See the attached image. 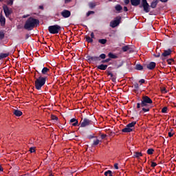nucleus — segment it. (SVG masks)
Instances as JSON below:
<instances>
[{
	"instance_id": "f257e3e1",
	"label": "nucleus",
	"mask_w": 176,
	"mask_h": 176,
	"mask_svg": "<svg viewBox=\"0 0 176 176\" xmlns=\"http://www.w3.org/2000/svg\"><path fill=\"white\" fill-rule=\"evenodd\" d=\"M37 25H39V21L38 19H35L32 17L29 18L25 25V30H28V31H31L33 28H35Z\"/></svg>"
},
{
	"instance_id": "f03ea898",
	"label": "nucleus",
	"mask_w": 176,
	"mask_h": 176,
	"mask_svg": "<svg viewBox=\"0 0 176 176\" xmlns=\"http://www.w3.org/2000/svg\"><path fill=\"white\" fill-rule=\"evenodd\" d=\"M46 83V78L40 76L35 80V87L37 90H41L43 86Z\"/></svg>"
},
{
	"instance_id": "7ed1b4c3",
	"label": "nucleus",
	"mask_w": 176,
	"mask_h": 176,
	"mask_svg": "<svg viewBox=\"0 0 176 176\" xmlns=\"http://www.w3.org/2000/svg\"><path fill=\"white\" fill-rule=\"evenodd\" d=\"M137 124L136 122H132L128 124L124 129L122 130V133H131L134 130V126Z\"/></svg>"
},
{
	"instance_id": "20e7f679",
	"label": "nucleus",
	"mask_w": 176,
	"mask_h": 176,
	"mask_svg": "<svg viewBox=\"0 0 176 176\" xmlns=\"http://www.w3.org/2000/svg\"><path fill=\"white\" fill-rule=\"evenodd\" d=\"M60 30H61V26L58 25H51L48 28L50 34H58Z\"/></svg>"
},
{
	"instance_id": "39448f33",
	"label": "nucleus",
	"mask_w": 176,
	"mask_h": 176,
	"mask_svg": "<svg viewBox=\"0 0 176 176\" xmlns=\"http://www.w3.org/2000/svg\"><path fill=\"white\" fill-rule=\"evenodd\" d=\"M153 101L152 99H151L148 96H143L142 102H141V107H149V104H152Z\"/></svg>"
},
{
	"instance_id": "423d86ee",
	"label": "nucleus",
	"mask_w": 176,
	"mask_h": 176,
	"mask_svg": "<svg viewBox=\"0 0 176 176\" xmlns=\"http://www.w3.org/2000/svg\"><path fill=\"white\" fill-rule=\"evenodd\" d=\"M142 6L145 13H149L151 12V6L146 0H142Z\"/></svg>"
},
{
	"instance_id": "0eeeda50",
	"label": "nucleus",
	"mask_w": 176,
	"mask_h": 176,
	"mask_svg": "<svg viewBox=\"0 0 176 176\" xmlns=\"http://www.w3.org/2000/svg\"><path fill=\"white\" fill-rule=\"evenodd\" d=\"M80 127H86V126H89V124H91V121L87 118H84L80 122Z\"/></svg>"
},
{
	"instance_id": "6e6552de",
	"label": "nucleus",
	"mask_w": 176,
	"mask_h": 176,
	"mask_svg": "<svg viewBox=\"0 0 176 176\" xmlns=\"http://www.w3.org/2000/svg\"><path fill=\"white\" fill-rule=\"evenodd\" d=\"M120 20H122V18L118 17L116 20L110 23V27H112V28H115V27H118V25L120 23Z\"/></svg>"
},
{
	"instance_id": "1a4fd4ad",
	"label": "nucleus",
	"mask_w": 176,
	"mask_h": 176,
	"mask_svg": "<svg viewBox=\"0 0 176 176\" xmlns=\"http://www.w3.org/2000/svg\"><path fill=\"white\" fill-rule=\"evenodd\" d=\"M171 50H164V53L162 54L161 55V58L162 60H166V57H168V56H170L171 54Z\"/></svg>"
},
{
	"instance_id": "9d476101",
	"label": "nucleus",
	"mask_w": 176,
	"mask_h": 176,
	"mask_svg": "<svg viewBox=\"0 0 176 176\" xmlns=\"http://www.w3.org/2000/svg\"><path fill=\"white\" fill-rule=\"evenodd\" d=\"M3 9L5 15H6L7 17H9V16H10V14H12V10H10L9 8L8 7V6L4 5V6H3Z\"/></svg>"
},
{
	"instance_id": "9b49d317",
	"label": "nucleus",
	"mask_w": 176,
	"mask_h": 176,
	"mask_svg": "<svg viewBox=\"0 0 176 176\" xmlns=\"http://www.w3.org/2000/svg\"><path fill=\"white\" fill-rule=\"evenodd\" d=\"M61 16L65 19H68L71 16V12L69 10H64L61 12Z\"/></svg>"
},
{
	"instance_id": "f8f14e48",
	"label": "nucleus",
	"mask_w": 176,
	"mask_h": 176,
	"mask_svg": "<svg viewBox=\"0 0 176 176\" xmlns=\"http://www.w3.org/2000/svg\"><path fill=\"white\" fill-rule=\"evenodd\" d=\"M156 67V63L155 62H151L147 65L148 69H153Z\"/></svg>"
},
{
	"instance_id": "ddd939ff",
	"label": "nucleus",
	"mask_w": 176,
	"mask_h": 176,
	"mask_svg": "<svg viewBox=\"0 0 176 176\" xmlns=\"http://www.w3.org/2000/svg\"><path fill=\"white\" fill-rule=\"evenodd\" d=\"M141 2V0H131V5L133 6H138Z\"/></svg>"
},
{
	"instance_id": "4468645a",
	"label": "nucleus",
	"mask_w": 176,
	"mask_h": 176,
	"mask_svg": "<svg viewBox=\"0 0 176 176\" xmlns=\"http://www.w3.org/2000/svg\"><path fill=\"white\" fill-rule=\"evenodd\" d=\"M90 61H92V63H98V61H100V57L98 56H91L89 58Z\"/></svg>"
},
{
	"instance_id": "2eb2a0df",
	"label": "nucleus",
	"mask_w": 176,
	"mask_h": 176,
	"mask_svg": "<svg viewBox=\"0 0 176 176\" xmlns=\"http://www.w3.org/2000/svg\"><path fill=\"white\" fill-rule=\"evenodd\" d=\"M98 69H101V71H105V69H107V68H108V65H100L98 66H97Z\"/></svg>"
},
{
	"instance_id": "dca6fc26",
	"label": "nucleus",
	"mask_w": 176,
	"mask_h": 176,
	"mask_svg": "<svg viewBox=\"0 0 176 176\" xmlns=\"http://www.w3.org/2000/svg\"><path fill=\"white\" fill-rule=\"evenodd\" d=\"M14 115H15V116H21V115H23V112H21V111L16 109L14 110L13 111Z\"/></svg>"
},
{
	"instance_id": "f3484780",
	"label": "nucleus",
	"mask_w": 176,
	"mask_h": 176,
	"mask_svg": "<svg viewBox=\"0 0 176 176\" xmlns=\"http://www.w3.org/2000/svg\"><path fill=\"white\" fill-rule=\"evenodd\" d=\"M0 23L1 25H3L6 23V19L1 14H0Z\"/></svg>"
},
{
	"instance_id": "a211bd4d",
	"label": "nucleus",
	"mask_w": 176,
	"mask_h": 176,
	"mask_svg": "<svg viewBox=\"0 0 176 176\" xmlns=\"http://www.w3.org/2000/svg\"><path fill=\"white\" fill-rule=\"evenodd\" d=\"M70 123H73L72 124V126H78V120L75 119V118H72L70 120Z\"/></svg>"
},
{
	"instance_id": "6ab92c4d",
	"label": "nucleus",
	"mask_w": 176,
	"mask_h": 176,
	"mask_svg": "<svg viewBox=\"0 0 176 176\" xmlns=\"http://www.w3.org/2000/svg\"><path fill=\"white\" fill-rule=\"evenodd\" d=\"M156 6H157V1H154L151 3V8H152L153 9H155Z\"/></svg>"
},
{
	"instance_id": "aec40b11",
	"label": "nucleus",
	"mask_w": 176,
	"mask_h": 176,
	"mask_svg": "<svg viewBox=\"0 0 176 176\" xmlns=\"http://www.w3.org/2000/svg\"><path fill=\"white\" fill-rule=\"evenodd\" d=\"M50 69L47 68V67H44L43 69H42V74L43 75H46L47 72H49Z\"/></svg>"
},
{
	"instance_id": "412c9836",
	"label": "nucleus",
	"mask_w": 176,
	"mask_h": 176,
	"mask_svg": "<svg viewBox=\"0 0 176 176\" xmlns=\"http://www.w3.org/2000/svg\"><path fill=\"white\" fill-rule=\"evenodd\" d=\"M100 142H101V140H98V138H95L94 140L93 145H98V144H100Z\"/></svg>"
},
{
	"instance_id": "4be33fe9",
	"label": "nucleus",
	"mask_w": 176,
	"mask_h": 176,
	"mask_svg": "<svg viewBox=\"0 0 176 176\" xmlns=\"http://www.w3.org/2000/svg\"><path fill=\"white\" fill-rule=\"evenodd\" d=\"M99 43H101L102 45H105L107 43V39L102 38L98 40Z\"/></svg>"
},
{
	"instance_id": "5701e85b",
	"label": "nucleus",
	"mask_w": 176,
	"mask_h": 176,
	"mask_svg": "<svg viewBox=\"0 0 176 176\" xmlns=\"http://www.w3.org/2000/svg\"><path fill=\"white\" fill-rule=\"evenodd\" d=\"M8 56V54H0V60H2L3 58H6Z\"/></svg>"
},
{
	"instance_id": "b1692460",
	"label": "nucleus",
	"mask_w": 176,
	"mask_h": 176,
	"mask_svg": "<svg viewBox=\"0 0 176 176\" xmlns=\"http://www.w3.org/2000/svg\"><path fill=\"white\" fill-rule=\"evenodd\" d=\"M134 157H140V156H142V153H140V152H136L134 154Z\"/></svg>"
},
{
	"instance_id": "393cba45",
	"label": "nucleus",
	"mask_w": 176,
	"mask_h": 176,
	"mask_svg": "<svg viewBox=\"0 0 176 176\" xmlns=\"http://www.w3.org/2000/svg\"><path fill=\"white\" fill-rule=\"evenodd\" d=\"M86 41L87 42H88L89 43H91V42H93V38H90V36H86Z\"/></svg>"
},
{
	"instance_id": "a878e982",
	"label": "nucleus",
	"mask_w": 176,
	"mask_h": 176,
	"mask_svg": "<svg viewBox=\"0 0 176 176\" xmlns=\"http://www.w3.org/2000/svg\"><path fill=\"white\" fill-rule=\"evenodd\" d=\"M108 56L110 58H116V57H117L116 55H115L112 53H109Z\"/></svg>"
},
{
	"instance_id": "bb28decb",
	"label": "nucleus",
	"mask_w": 176,
	"mask_h": 176,
	"mask_svg": "<svg viewBox=\"0 0 176 176\" xmlns=\"http://www.w3.org/2000/svg\"><path fill=\"white\" fill-rule=\"evenodd\" d=\"M121 10H122V6H120V5H117L116 6V10H117V12H120Z\"/></svg>"
},
{
	"instance_id": "cd10ccee",
	"label": "nucleus",
	"mask_w": 176,
	"mask_h": 176,
	"mask_svg": "<svg viewBox=\"0 0 176 176\" xmlns=\"http://www.w3.org/2000/svg\"><path fill=\"white\" fill-rule=\"evenodd\" d=\"M149 109H151V108H149V107H146V108L145 107L142 108V111L144 112H149Z\"/></svg>"
},
{
	"instance_id": "c85d7f7f",
	"label": "nucleus",
	"mask_w": 176,
	"mask_h": 176,
	"mask_svg": "<svg viewBox=\"0 0 176 176\" xmlns=\"http://www.w3.org/2000/svg\"><path fill=\"white\" fill-rule=\"evenodd\" d=\"M167 63L169 65H171V64H173V63H174V59L170 58V59H168L167 60Z\"/></svg>"
},
{
	"instance_id": "c756f323",
	"label": "nucleus",
	"mask_w": 176,
	"mask_h": 176,
	"mask_svg": "<svg viewBox=\"0 0 176 176\" xmlns=\"http://www.w3.org/2000/svg\"><path fill=\"white\" fill-rule=\"evenodd\" d=\"M136 69H138V71L142 70V65H136Z\"/></svg>"
},
{
	"instance_id": "7c9ffc66",
	"label": "nucleus",
	"mask_w": 176,
	"mask_h": 176,
	"mask_svg": "<svg viewBox=\"0 0 176 176\" xmlns=\"http://www.w3.org/2000/svg\"><path fill=\"white\" fill-rule=\"evenodd\" d=\"M148 155H152L153 153V148H149L147 151Z\"/></svg>"
},
{
	"instance_id": "2f4dec72",
	"label": "nucleus",
	"mask_w": 176,
	"mask_h": 176,
	"mask_svg": "<svg viewBox=\"0 0 176 176\" xmlns=\"http://www.w3.org/2000/svg\"><path fill=\"white\" fill-rule=\"evenodd\" d=\"M112 174V171L111 170H107L104 173V175L105 176H108V175H109V176Z\"/></svg>"
},
{
	"instance_id": "473e14b6",
	"label": "nucleus",
	"mask_w": 176,
	"mask_h": 176,
	"mask_svg": "<svg viewBox=\"0 0 176 176\" xmlns=\"http://www.w3.org/2000/svg\"><path fill=\"white\" fill-rule=\"evenodd\" d=\"M122 50H123V52H127V50H129V45H126V46L123 47Z\"/></svg>"
},
{
	"instance_id": "72a5a7b5",
	"label": "nucleus",
	"mask_w": 176,
	"mask_h": 176,
	"mask_svg": "<svg viewBox=\"0 0 176 176\" xmlns=\"http://www.w3.org/2000/svg\"><path fill=\"white\" fill-rule=\"evenodd\" d=\"M89 8H94L96 6V3H89Z\"/></svg>"
},
{
	"instance_id": "f704fd0d",
	"label": "nucleus",
	"mask_w": 176,
	"mask_h": 176,
	"mask_svg": "<svg viewBox=\"0 0 176 176\" xmlns=\"http://www.w3.org/2000/svg\"><path fill=\"white\" fill-rule=\"evenodd\" d=\"M90 14H94V11H89V12L87 13V17H89V16H90Z\"/></svg>"
},
{
	"instance_id": "c9c22d12",
	"label": "nucleus",
	"mask_w": 176,
	"mask_h": 176,
	"mask_svg": "<svg viewBox=\"0 0 176 176\" xmlns=\"http://www.w3.org/2000/svg\"><path fill=\"white\" fill-rule=\"evenodd\" d=\"M166 112H167V107L162 108V113H166Z\"/></svg>"
},
{
	"instance_id": "e433bc0d",
	"label": "nucleus",
	"mask_w": 176,
	"mask_h": 176,
	"mask_svg": "<svg viewBox=\"0 0 176 176\" xmlns=\"http://www.w3.org/2000/svg\"><path fill=\"white\" fill-rule=\"evenodd\" d=\"M100 58L104 60L105 58V57H107V56L105 55V54H102L100 55Z\"/></svg>"
},
{
	"instance_id": "4c0bfd02",
	"label": "nucleus",
	"mask_w": 176,
	"mask_h": 176,
	"mask_svg": "<svg viewBox=\"0 0 176 176\" xmlns=\"http://www.w3.org/2000/svg\"><path fill=\"white\" fill-rule=\"evenodd\" d=\"M8 5H13V0H8L7 1Z\"/></svg>"
},
{
	"instance_id": "58836bf2",
	"label": "nucleus",
	"mask_w": 176,
	"mask_h": 176,
	"mask_svg": "<svg viewBox=\"0 0 176 176\" xmlns=\"http://www.w3.org/2000/svg\"><path fill=\"white\" fill-rule=\"evenodd\" d=\"M52 120H57L58 118L56 116H52Z\"/></svg>"
},
{
	"instance_id": "ea45409f",
	"label": "nucleus",
	"mask_w": 176,
	"mask_h": 176,
	"mask_svg": "<svg viewBox=\"0 0 176 176\" xmlns=\"http://www.w3.org/2000/svg\"><path fill=\"white\" fill-rule=\"evenodd\" d=\"M30 153H33V152H35V148L31 147V148H30Z\"/></svg>"
},
{
	"instance_id": "a19ab883",
	"label": "nucleus",
	"mask_w": 176,
	"mask_h": 176,
	"mask_svg": "<svg viewBox=\"0 0 176 176\" xmlns=\"http://www.w3.org/2000/svg\"><path fill=\"white\" fill-rule=\"evenodd\" d=\"M124 2L126 5H129V3H130V0H124Z\"/></svg>"
},
{
	"instance_id": "79ce46f5",
	"label": "nucleus",
	"mask_w": 176,
	"mask_h": 176,
	"mask_svg": "<svg viewBox=\"0 0 176 176\" xmlns=\"http://www.w3.org/2000/svg\"><path fill=\"white\" fill-rule=\"evenodd\" d=\"M139 83H140V85H142V83H145V80L141 79V80L139 81Z\"/></svg>"
},
{
	"instance_id": "37998d69",
	"label": "nucleus",
	"mask_w": 176,
	"mask_h": 176,
	"mask_svg": "<svg viewBox=\"0 0 176 176\" xmlns=\"http://www.w3.org/2000/svg\"><path fill=\"white\" fill-rule=\"evenodd\" d=\"M118 166V164H114V168H116V170H119V166Z\"/></svg>"
},
{
	"instance_id": "c03bdc74",
	"label": "nucleus",
	"mask_w": 176,
	"mask_h": 176,
	"mask_svg": "<svg viewBox=\"0 0 176 176\" xmlns=\"http://www.w3.org/2000/svg\"><path fill=\"white\" fill-rule=\"evenodd\" d=\"M157 164L155 162H152L151 163V167H156Z\"/></svg>"
},
{
	"instance_id": "a18cd8bd",
	"label": "nucleus",
	"mask_w": 176,
	"mask_h": 176,
	"mask_svg": "<svg viewBox=\"0 0 176 176\" xmlns=\"http://www.w3.org/2000/svg\"><path fill=\"white\" fill-rule=\"evenodd\" d=\"M134 87H135V89H138L140 87L138 85V83L135 84Z\"/></svg>"
},
{
	"instance_id": "49530a36",
	"label": "nucleus",
	"mask_w": 176,
	"mask_h": 176,
	"mask_svg": "<svg viewBox=\"0 0 176 176\" xmlns=\"http://www.w3.org/2000/svg\"><path fill=\"white\" fill-rule=\"evenodd\" d=\"M108 76H110L111 78H112L113 76V74L111 72H109Z\"/></svg>"
},
{
	"instance_id": "de8ad7c7",
	"label": "nucleus",
	"mask_w": 176,
	"mask_h": 176,
	"mask_svg": "<svg viewBox=\"0 0 176 176\" xmlns=\"http://www.w3.org/2000/svg\"><path fill=\"white\" fill-rule=\"evenodd\" d=\"M173 135H174V133H173L171 132H168V136L169 137H173Z\"/></svg>"
},
{
	"instance_id": "09e8293b",
	"label": "nucleus",
	"mask_w": 176,
	"mask_h": 176,
	"mask_svg": "<svg viewBox=\"0 0 176 176\" xmlns=\"http://www.w3.org/2000/svg\"><path fill=\"white\" fill-rule=\"evenodd\" d=\"M91 39L94 38V32L91 33Z\"/></svg>"
},
{
	"instance_id": "8fccbe9b",
	"label": "nucleus",
	"mask_w": 176,
	"mask_h": 176,
	"mask_svg": "<svg viewBox=\"0 0 176 176\" xmlns=\"http://www.w3.org/2000/svg\"><path fill=\"white\" fill-rule=\"evenodd\" d=\"M141 107H142V106H141V104H140V103H138V104H137V108H138V109L141 108Z\"/></svg>"
},
{
	"instance_id": "3c124183",
	"label": "nucleus",
	"mask_w": 176,
	"mask_h": 176,
	"mask_svg": "<svg viewBox=\"0 0 176 176\" xmlns=\"http://www.w3.org/2000/svg\"><path fill=\"white\" fill-rule=\"evenodd\" d=\"M105 137H107V135H101V138L102 140H104V138H105Z\"/></svg>"
},
{
	"instance_id": "603ef678",
	"label": "nucleus",
	"mask_w": 176,
	"mask_h": 176,
	"mask_svg": "<svg viewBox=\"0 0 176 176\" xmlns=\"http://www.w3.org/2000/svg\"><path fill=\"white\" fill-rule=\"evenodd\" d=\"M162 93H167V91H166V88H163V89H162Z\"/></svg>"
},
{
	"instance_id": "864d4df0",
	"label": "nucleus",
	"mask_w": 176,
	"mask_h": 176,
	"mask_svg": "<svg viewBox=\"0 0 176 176\" xmlns=\"http://www.w3.org/2000/svg\"><path fill=\"white\" fill-rule=\"evenodd\" d=\"M9 0H0V2L7 3Z\"/></svg>"
},
{
	"instance_id": "5fc2aeb1",
	"label": "nucleus",
	"mask_w": 176,
	"mask_h": 176,
	"mask_svg": "<svg viewBox=\"0 0 176 176\" xmlns=\"http://www.w3.org/2000/svg\"><path fill=\"white\" fill-rule=\"evenodd\" d=\"M65 3H68V2H71V0H65Z\"/></svg>"
},
{
	"instance_id": "6e6d98bb",
	"label": "nucleus",
	"mask_w": 176,
	"mask_h": 176,
	"mask_svg": "<svg viewBox=\"0 0 176 176\" xmlns=\"http://www.w3.org/2000/svg\"><path fill=\"white\" fill-rule=\"evenodd\" d=\"M124 12H127V10H128L127 7H124Z\"/></svg>"
},
{
	"instance_id": "4d7b16f0",
	"label": "nucleus",
	"mask_w": 176,
	"mask_h": 176,
	"mask_svg": "<svg viewBox=\"0 0 176 176\" xmlns=\"http://www.w3.org/2000/svg\"><path fill=\"white\" fill-rule=\"evenodd\" d=\"M108 61H109V59H107L105 60H103L102 63H108Z\"/></svg>"
},
{
	"instance_id": "13d9d810",
	"label": "nucleus",
	"mask_w": 176,
	"mask_h": 176,
	"mask_svg": "<svg viewBox=\"0 0 176 176\" xmlns=\"http://www.w3.org/2000/svg\"><path fill=\"white\" fill-rule=\"evenodd\" d=\"M29 16H30V15H28H28H24V16H23V19H26V17H28Z\"/></svg>"
},
{
	"instance_id": "bf43d9fd",
	"label": "nucleus",
	"mask_w": 176,
	"mask_h": 176,
	"mask_svg": "<svg viewBox=\"0 0 176 176\" xmlns=\"http://www.w3.org/2000/svg\"><path fill=\"white\" fill-rule=\"evenodd\" d=\"M161 2H167L168 0H160Z\"/></svg>"
},
{
	"instance_id": "052dcab7",
	"label": "nucleus",
	"mask_w": 176,
	"mask_h": 176,
	"mask_svg": "<svg viewBox=\"0 0 176 176\" xmlns=\"http://www.w3.org/2000/svg\"><path fill=\"white\" fill-rule=\"evenodd\" d=\"M155 57H160V54L159 53L158 54H157Z\"/></svg>"
},
{
	"instance_id": "680f3d73",
	"label": "nucleus",
	"mask_w": 176,
	"mask_h": 176,
	"mask_svg": "<svg viewBox=\"0 0 176 176\" xmlns=\"http://www.w3.org/2000/svg\"><path fill=\"white\" fill-rule=\"evenodd\" d=\"M0 171H3V169L2 168V166H0Z\"/></svg>"
},
{
	"instance_id": "e2e57ef3",
	"label": "nucleus",
	"mask_w": 176,
	"mask_h": 176,
	"mask_svg": "<svg viewBox=\"0 0 176 176\" xmlns=\"http://www.w3.org/2000/svg\"><path fill=\"white\" fill-rule=\"evenodd\" d=\"M40 9H43V6H40Z\"/></svg>"
}]
</instances>
